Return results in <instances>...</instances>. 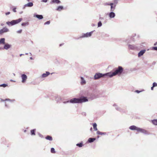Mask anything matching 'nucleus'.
<instances>
[{
  "label": "nucleus",
  "instance_id": "nucleus-62",
  "mask_svg": "<svg viewBox=\"0 0 157 157\" xmlns=\"http://www.w3.org/2000/svg\"><path fill=\"white\" fill-rule=\"evenodd\" d=\"M1 25H2V26L3 25V24H1Z\"/></svg>",
  "mask_w": 157,
  "mask_h": 157
},
{
  "label": "nucleus",
  "instance_id": "nucleus-54",
  "mask_svg": "<svg viewBox=\"0 0 157 157\" xmlns=\"http://www.w3.org/2000/svg\"><path fill=\"white\" fill-rule=\"evenodd\" d=\"M10 81H11V82H15L14 81H13V80L12 79H11L10 80Z\"/></svg>",
  "mask_w": 157,
  "mask_h": 157
},
{
  "label": "nucleus",
  "instance_id": "nucleus-53",
  "mask_svg": "<svg viewBox=\"0 0 157 157\" xmlns=\"http://www.w3.org/2000/svg\"><path fill=\"white\" fill-rule=\"evenodd\" d=\"M86 93H87V94L86 95H87V96H88V91H87V92H86V93H85L86 94Z\"/></svg>",
  "mask_w": 157,
  "mask_h": 157
},
{
  "label": "nucleus",
  "instance_id": "nucleus-4",
  "mask_svg": "<svg viewBox=\"0 0 157 157\" xmlns=\"http://www.w3.org/2000/svg\"><path fill=\"white\" fill-rule=\"evenodd\" d=\"M105 76L109 77V75H108V73L104 74H102L100 73H96L94 76V79L95 80H96Z\"/></svg>",
  "mask_w": 157,
  "mask_h": 157
},
{
  "label": "nucleus",
  "instance_id": "nucleus-7",
  "mask_svg": "<svg viewBox=\"0 0 157 157\" xmlns=\"http://www.w3.org/2000/svg\"><path fill=\"white\" fill-rule=\"evenodd\" d=\"M93 32V31H91L89 33H86L84 34H83L82 36L81 37H90L91 36Z\"/></svg>",
  "mask_w": 157,
  "mask_h": 157
},
{
  "label": "nucleus",
  "instance_id": "nucleus-41",
  "mask_svg": "<svg viewBox=\"0 0 157 157\" xmlns=\"http://www.w3.org/2000/svg\"><path fill=\"white\" fill-rule=\"evenodd\" d=\"M9 103H7L6 102H5V106L7 107H9Z\"/></svg>",
  "mask_w": 157,
  "mask_h": 157
},
{
  "label": "nucleus",
  "instance_id": "nucleus-28",
  "mask_svg": "<svg viewBox=\"0 0 157 157\" xmlns=\"http://www.w3.org/2000/svg\"><path fill=\"white\" fill-rule=\"evenodd\" d=\"M152 122L154 124L157 125V120H154L152 121Z\"/></svg>",
  "mask_w": 157,
  "mask_h": 157
},
{
  "label": "nucleus",
  "instance_id": "nucleus-61",
  "mask_svg": "<svg viewBox=\"0 0 157 157\" xmlns=\"http://www.w3.org/2000/svg\"><path fill=\"white\" fill-rule=\"evenodd\" d=\"M28 53H25V55H28Z\"/></svg>",
  "mask_w": 157,
  "mask_h": 157
},
{
  "label": "nucleus",
  "instance_id": "nucleus-48",
  "mask_svg": "<svg viewBox=\"0 0 157 157\" xmlns=\"http://www.w3.org/2000/svg\"><path fill=\"white\" fill-rule=\"evenodd\" d=\"M69 102V101H64L63 102V103L64 104H66V103H68Z\"/></svg>",
  "mask_w": 157,
  "mask_h": 157
},
{
  "label": "nucleus",
  "instance_id": "nucleus-44",
  "mask_svg": "<svg viewBox=\"0 0 157 157\" xmlns=\"http://www.w3.org/2000/svg\"><path fill=\"white\" fill-rule=\"evenodd\" d=\"M82 115L84 116H86V112H83L82 113Z\"/></svg>",
  "mask_w": 157,
  "mask_h": 157
},
{
  "label": "nucleus",
  "instance_id": "nucleus-37",
  "mask_svg": "<svg viewBox=\"0 0 157 157\" xmlns=\"http://www.w3.org/2000/svg\"><path fill=\"white\" fill-rule=\"evenodd\" d=\"M152 50L157 51V47H154L152 48Z\"/></svg>",
  "mask_w": 157,
  "mask_h": 157
},
{
  "label": "nucleus",
  "instance_id": "nucleus-32",
  "mask_svg": "<svg viewBox=\"0 0 157 157\" xmlns=\"http://www.w3.org/2000/svg\"><path fill=\"white\" fill-rule=\"evenodd\" d=\"M61 98L59 97H57L56 98V100L57 101V102H59L61 100Z\"/></svg>",
  "mask_w": 157,
  "mask_h": 157
},
{
  "label": "nucleus",
  "instance_id": "nucleus-22",
  "mask_svg": "<svg viewBox=\"0 0 157 157\" xmlns=\"http://www.w3.org/2000/svg\"><path fill=\"white\" fill-rule=\"evenodd\" d=\"M113 106L114 107H116L115 109L117 110L120 111L121 110V108L118 107L117 105L116 104H114L113 105Z\"/></svg>",
  "mask_w": 157,
  "mask_h": 157
},
{
  "label": "nucleus",
  "instance_id": "nucleus-17",
  "mask_svg": "<svg viewBox=\"0 0 157 157\" xmlns=\"http://www.w3.org/2000/svg\"><path fill=\"white\" fill-rule=\"evenodd\" d=\"M145 51V50H142L140 51L138 54V57H140V56H142L144 54V53Z\"/></svg>",
  "mask_w": 157,
  "mask_h": 157
},
{
  "label": "nucleus",
  "instance_id": "nucleus-55",
  "mask_svg": "<svg viewBox=\"0 0 157 157\" xmlns=\"http://www.w3.org/2000/svg\"><path fill=\"white\" fill-rule=\"evenodd\" d=\"M30 59H33V58L32 57H30Z\"/></svg>",
  "mask_w": 157,
  "mask_h": 157
},
{
  "label": "nucleus",
  "instance_id": "nucleus-25",
  "mask_svg": "<svg viewBox=\"0 0 157 157\" xmlns=\"http://www.w3.org/2000/svg\"><path fill=\"white\" fill-rule=\"evenodd\" d=\"M97 134L100 135H105L106 133V132H102L99 131H97Z\"/></svg>",
  "mask_w": 157,
  "mask_h": 157
},
{
  "label": "nucleus",
  "instance_id": "nucleus-52",
  "mask_svg": "<svg viewBox=\"0 0 157 157\" xmlns=\"http://www.w3.org/2000/svg\"><path fill=\"white\" fill-rule=\"evenodd\" d=\"M154 87H153V86L152 87H151V90H153V88Z\"/></svg>",
  "mask_w": 157,
  "mask_h": 157
},
{
  "label": "nucleus",
  "instance_id": "nucleus-24",
  "mask_svg": "<svg viewBox=\"0 0 157 157\" xmlns=\"http://www.w3.org/2000/svg\"><path fill=\"white\" fill-rule=\"evenodd\" d=\"M45 138L48 140L50 141H52V137L49 136H47Z\"/></svg>",
  "mask_w": 157,
  "mask_h": 157
},
{
  "label": "nucleus",
  "instance_id": "nucleus-49",
  "mask_svg": "<svg viewBox=\"0 0 157 157\" xmlns=\"http://www.w3.org/2000/svg\"><path fill=\"white\" fill-rule=\"evenodd\" d=\"M42 2H47V0H42Z\"/></svg>",
  "mask_w": 157,
  "mask_h": 157
},
{
  "label": "nucleus",
  "instance_id": "nucleus-45",
  "mask_svg": "<svg viewBox=\"0 0 157 157\" xmlns=\"http://www.w3.org/2000/svg\"><path fill=\"white\" fill-rule=\"evenodd\" d=\"M38 135H39V136L40 137H41V138H43V136L42 135H41V134H40V133H38Z\"/></svg>",
  "mask_w": 157,
  "mask_h": 157
},
{
  "label": "nucleus",
  "instance_id": "nucleus-5",
  "mask_svg": "<svg viewBox=\"0 0 157 157\" xmlns=\"http://www.w3.org/2000/svg\"><path fill=\"white\" fill-rule=\"evenodd\" d=\"M21 78L22 79L21 82L23 83H25L27 79V75L24 74H22L21 75Z\"/></svg>",
  "mask_w": 157,
  "mask_h": 157
},
{
  "label": "nucleus",
  "instance_id": "nucleus-58",
  "mask_svg": "<svg viewBox=\"0 0 157 157\" xmlns=\"http://www.w3.org/2000/svg\"><path fill=\"white\" fill-rule=\"evenodd\" d=\"M29 54H30V55H31V56L32 55V54H31V53H29Z\"/></svg>",
  "mask_w": 157,
  "mask_h": 157
},
{
  "label": "nucleus",
  "instance_id": "nucleus-33",
  "mask_svg": "<svg viewBox=\"0 0 157 157\" xmlns=\"http://www.w3.org/2000/svg\"><path fill=\"white\" fill-rule=\"evenodd\" d=\"M76 146L79 147H81L82 146V143H78L76 144Z\"/></svg>",
  "mask_w": 157,
  "mask_h": 157
},
{
  "label": "nucleus",
  "instance_id": "nucleus-14",
  "mask_svg": "<svg viewBox=\"0 0 157 157\" xmlns=\"http://www.w3.org/2000/svg\"><path fill=\"white\" fill-rule=\"evenodd\" d=\"M138 127H136L135 125H132L131 126L129 127V129L132 130H136L137 131L138 128Z\"/></svg>",
  "mask_w": 157,
  "mask_h": 157
},
{
  "label": "nucleus",
  "instance_id": "nucleus-10",
  "mask_svg": "<svg viewBox=\"0 0 157 157\" xmlns=\"http://www.w3.org/2000/svg\"><path fill=\"white\" fill-rule=\"evenodd\" d=\"M128 48L131 50H135L137 49V47L134 45H128Z\"/></svg>",
  "mask_w": 157,
  "mask_h": 157
},
{
  "label": "nucleus",
  "instance_id": "nucleus-59",
  "mask_svg": "<svg viewBox=\"0 0 157 157\" xmlns=\"http://www.w3.org/2000/svg\"><path fill=\"white\" fill-rule=\"evenodd\" d=\"M62 44H60V45H59V46H62Z\"/></svg>",
  "mask_w": 157,
  "mask_h": 157
},
{
  "label": "nucleus",
  "instance_id": "nucleus-3",
  "mask_svg": "<svg viewBox=\"0 0 157 157\" xmlns=\"http://www.w3.org/2000/svg\"><path fill=\"white\" fill-rule=\"evenodd\" d=\"M22 20V18H19L18 19L15 20H13L11 21H7L6 24L9 26H12L13 25H16L20 23Z\"/></svg>",
  "mask_w": 157,
  "mask_h": 157
},
{
  "label": "nucleus",
  "instance_id": "nucleus-6",
  "mask_svg": "<svg viewBox=\"0 0 157 157\" xmlns=\"http://www.w3.org/2000/svg\"><path fill=\"white\" fill-rule=\"evenodd\" d=\"M138 129L137 131L139 132H141L145 134H149L148 132L144 129L140 128H138Z\"/></svg>",
  "mask_w": 157,
  "mask_h": 157
},
{
  "label": "nucleus",
  "instance_id": "nucleus-23",
  "mask_svg": "<svg viewBox=\"0 0 157 157\" xmlns=\"http://www.w3.org/2000/svg\"><path fill=\"white\" fill-rule=\"evenodd\" d=\"M97 125L96 123H94L93 124V127L94 130L97 131Z\"/></svg>",
  "mask_w": 157,
  "mask_h": 157
},
{
  "label": "nucleus",
  "instance_id": "nucleus-26",
  "mask_svg": "<svg viewBox=\"0 0 157 157\" xmlns=\"http://www.w3.org/2000/svg\"><path fill=\"white\" fill-rule=\"evenodd\" d=\"M63 9V7L62 6H59L56 9V10L58 11H60L62 10Z\"/></svg>",
  "mask_w": 157,
  "mask_h": 157
},
{
  "label": "nucleus",
  "instance_id": "nucleus-27",
  "mask_svg": "<svg viewBox=\"0 0 157 157\" xmlns=\"http://www.w3.org/2000/svg\"><path fill=\"white\" fill-rule=\"evenodd\" d=\"M52 2L53 3H59L60 2L59 0H53L52 1Z\"/></svg>",
  "mask_w": 157,
  "mask_h": 157
},
{
  "label": "nucleus",
  "instance_id": "nucleus-31",
  "mask_svg": "<svg viewBox=\"0 0 157 157\" xmlns=\"http://www.w3.org/2000/svg\"><path fill=\"white\" fill-rule=\"evenodd\" d=\"M118 0H114L113 2L112 3L114 5L116 6L118 2Z\"/></svg>",
  "mask_w": 157,
  "mask_h": 157
},
{
  "label": "nucleus",
  "instance_id": "nucleus-35",
  "mask_svg": "<svg viewBox=\"0 0 157 157\" xmlns=\"http://www.w3.org/2000/svg\"><path fill=\"white\" fill-rule=\"evenodd\" d=\"M7 86V85L5 84H3L0 85V86L5 87Z\"/></svg>",
  "mask_w": 157,
  "mask_h": 157
},
{
  "label": "nucleus",
  "instance_id": "nucleus-51",
  "mask_svg": "<svg viewBox=\"0 0 157 157\" xmlns=\"http://www.w3.org/2000/svg\"><path fill=\"white\" fill-rule=\"evenodd\" d=\"M157 44V42H155V43L154 44V45L155 46V45H156Z\"/></svg>",
  "mask_w": 157,
  "mask_h": 157
},
{
  "label": "nucleus",
  "instance_id": "nucleus-38",
  "mask_svg": "<svg viewBox=\"0 0 157 157\" xmlns=\"http://www.w3.org/2000/svg\"><path fill=\"white\" fill-rule=\"evenodd\" d=\"M111 3H109V2H106L104 4V5L105 6H107V5H110V4H111Z\"/></svg>",
  "mask_w": 157,
  "mask_h": 157
},
{
  "label": "nucleus",
  "instance_id": "nucleus-30",
  "mask_svg": "<svg viewBox=\"0 0 157 157\" xmlns=\"http://www.w3.org/2000/svg\"><path fill=\"white\" fill-rule=\"evenodd\" d=\"M29 23L27 22H25V23H21V25L22 26H25L26 25H29Z\"/></svg>",
  "mask_w": 157,
  "mask_h": 157
},
{
  "label": "nucleus",
  "instance_id": "nucleus-29",
  "mask_svg": "<svg viewBox=\"0 0 157 157\" xmlns=\"http://www.w3.org/2000/svg\"><path fill=\"white\" fill-rule=\"evenodd\" d=\"M35 130H36V129H33L31 131V135H35Z\"/></svg>",
  "mask_w": 157,
  "mask_h": 157
},
{
  "label": "nucleus",
  "instance_id": "nucleus-36",
  "mask_svg": "<svg viewBox=\"0 0 157 157\" xmlns=\"http://www.w3.org/2000/svg\"><path fill=\"white\" fill-rule=\"evenodd\" d=\"M102 25V23L101 21H99L98 23V27H100Z\"/></svg>",
  "mask_w": 157,
  "mask_h": 157
},
{
  "label": "nucleus",
  "instance_id": "nucleus-2",
  "mask_svg": "<svg viewBox=\"0 0 157 157\" xmlns=\"http://www.w3.org/2000/svg\"><path fill=\"white\" fill-rule=\"evenodd\" d=\"M123 71V67L121 66H118L117 68H116L115 71L113 72H109L108 73V75H109V77L111 78L113 76L116 75L117 74L121 75Z\"/></svg>",
  "mask_w": 157,
  "mask_h": 157
},
{
  "label": "nucleus",
  "instance_id": "nucleus-40",
  "mask_svg": "<svg viewBox=\"0 0 157 157\" xmlns=\"http://www.w3.org/2000/svg\"><path fill=\"white\" fill-rule=\"evenodd\" d=\"M50 23V21H47V22H45L44 23V25H49V24Z\"/></svg>",
  "mask_w": 157,
  "mask_h": 157
},
{
  "label": "nucleus",
  "instance_id": "nucleus-1",
  "mask_svg": "<svg viewBox=\"0 0 157 157\" xmlns=\"http://www.w3.org/2000/svg\"><path fill=\"white\" fill-rule=\"evenodd\" d=\"M88 100L86 97H83L80 98H74L69 101V102L71 103H81L87 101Z\"/></svg>",
  "mask_w": 157,
  "mask_h": 157
},
{
  "label": "nucleus",
  "instance_id": "nucleus-15",
  "mask_svg": "<svg viewBox=\"0 0 157 157\" xmlns=\"http://www.w3.org/2000/svg\"><path fill=\"white\" fill-rule=\"evenodd\" d=\"M110 6H111L110 11H114L115 9V7H116V6L115 5H114L113 4V3H111V4H110Z\"/></svg>",
  "mask_w": 157,
  "mask_h": 157
},
{
  "label": "nucleus",
  "instance_id": "nucleus-13",
  "mask_svg": "<svg viewBox=\"0 0 157 157\" xmlns=\"http://www.w3.org/2000/svg\"><path fill=\"white\" fill-rule=\"evenodd\" d=\"M11 45L9 44H5L3 48L7 50L11 48Z\"/></svg>",
  "mask_w": 157,
  "mask_h": 157
},
{
  "label": "nucleus",
  "instance_id": "nucleus-50",
  "mask_svg": "<svg viewBox=\"0 0 157 157\" xmlns=\"http://www.w3.org/2000/svg\"><path fill=\"white\" fill-rule=\"evenodd\" d=\"M99 19L100 20H102L103 19V18H102V17H100V18H99Z\"/></svg>",
  "mask_w": 157,
  "mask_h": 157
},
{
  "label": "nucleus",
  "instance_id": "nucleus-46",
  "mask_svg": "<svg viewBox=\"0 0 157 157\" xmlns=\"http://www.w3.org/2000/svg\"><path fill=\"white\" fill-rule=\"evenodd\" d=\"M13 11L14 12H16V8H14L13 9Z\"/></svg>",
  "mask_w": 157,
  "mask_h": 157
},
{
  "label": "nucleus",
  "instance_id": "nucleus-21",
  "mask_svg": "<svg viewBox=\"0 0 157 157\" xmlns=\"http://www.w3.org/2000/svg\"><path fill=\"white\" fill-rule=\"evenodd\" d=\"M96 139L95 138H90L88 139V141L89 143H92Z\"/></svg>",
  "mask_w": 157,
  "mask_h": 157
},
{
  "label": "nucleus",
  "instance_id": "nucleus-47",
  "mask_svg": "<svg viewBox=\"0 0 157 157\" xmlns=\"http://www.w3.org/2000/svg\"><path fill=\"white\" fill-rule=\"evenodd\" d=\"M10 13V12H9L6 13L5 14H6V15H7L9 14Z\"/></svg>",
  "mask_w": 157,
  "mask_h": 157
},
{
  "label": "nucleus",
  "instance_id": "nucleus-16",
  "mask_svg": "<svg viewBox=\"0 0 157 157\" xmlns=\"http://www.w3.org/2000/svg\"><path fill=\"white\" fill-rule=\"evenodd\" d=\"M50 74L49 72L48 71H46L45 73L43 74L41 77V78H45L48 76V75H49Z\"/></svg>",
  "mask_w": 157,
  "mask_h": 157
},
{
  "label": "nucleus",
  "instance_id": "nucleus-9",
  "mask_svg": "<svg viewBox=\"0 0 157 157\" xmlns=\"http://www.w3.org/2000/svg\"><path fill=\"white\" fill-rule=\"evenodd\" d=\"M9 31V29L6 27L3 28L0 30V34H2L4 33L7 32Z\"/></svg>",
  "mask_w": 157,
  "mask_h": 157
},
{
  "label": "nucleus",
  "instance_id": "nucleus-42",
  "mask_svg": "<svg viewBox=\"0 0 157 157\" xmlns=\"http://www.w3.org/2000/svg\"><path fill=\"white\" fill-rule=\"evenodd\" d=\"M22 31V30L21 29H20V30H19L18 31H17V33H21Z\"/></svg>",
  "mask_w": 157,
  "mask_h": 157
},
{
  "label": "nucleus",
  "instance_id": "nucleus-39",
  "mask_svg": "<svg viewBox=\"0 0 157 157\" xmlns=\"http://www.w3.org/2000/svg\"><path fill=\"white\" fill-rule=\"evenodd\" d=\"M157 86V83L156 82H153V87H155Z\"/></svg>",
  "mask_w": 157,
  "mask_h": 157
},
{
  "label": "nucleus",
  "instance_id": "nucleus-11",
  "mask_svg": "<svg viewBox=\"0 0 157 157\" xmlns=\"http://www.w3.org/2000/svg\"><path fill=\"white\" fill-rule=\"evenodd\" d=\"M33 17H36L39 20L42 19L43 18V16L42 15L36 14L35 13L34 14Z\"/></svg>",
  "mask_w": 157,
  "mask_h": 157
},
{
  "label": "nucleus",
  "instance_id": "nucleus-18",
  "mask_svg": "<svg viewBox=\"0 0 157 157\" xmlns=\"http://www.w3.org/2000/svg\"><path fill=\"white\" fill-rule=\"evenodd\" d=\"M33 6V3L32 2H29L24 5L25 7H31Z\"/></svg>",
  "mask_w": 157,
  "mask_h": 157
},
{
  "label": "nucleus",
  "instance_id": "nucleus-20",
  "mask_svg": "<svg viewBox=\"0 0 157 157\" xmlns=\"http://www.w3.org/2000/svg\"><path fill=\"white\" fill-rule=\"evenodd\" d=\"M5 39L2 38L0 39V44H5Z\"/></svg>",
  "mask_w": 157,
  "mask_h": 157
},
{
  "label": "nucleus",
  "instance_id": "nucleus-12",
  "mask_svg": "<svg viewBox=\"0 0 157 157\" xmlns=\"http://www.w3.org/2000/svg\"><path fill=\"white\" fill-rule=\"evenodd\" d=\"M1 101H7L9 102H13L15 101L14 99H12L11 100L10 99L7 98L5 99V100H3L2 99H1Z\"/></svg>",
  "mask_w": 157,
  "mask_h": 157
},
{
  "label": "nucleus",
  "instance_id": "nucleus-34",
  "mask_svg": "<svg viewBox=\"0 0 157 157\" xmlns=\"http://www.w3.org/2000/svg\"><path fill=\"white\" fill-rule=\"evenodd\" d=\"M51 153H55V149L54 148H51Z\"/></svg>",
  "mask_w": 157,
  "mask_h": 157
},
{
  "label": "nucleus",
  "instance_id": "nucleus-43",
  "mask_svg": "<svg viewBox=\"0 0 157 157\" xmlns=\"http://www.w3.org/2000/svg\"><path fill=\"white\" fill-rule=\"evenodd\" d=\"M142 91H139L138 90H136L135 91V92L138 94V93H140V92H141Z\"/></svg>",
  "mask_w": 157,
  "mask_h": 157
},
{
  "label": "nucleus",
  "instance_id": "nucleus-60",
  "mask_svg": "<svg viewBox=\"0 0 157 157\" xmlns=\"http://www.w3.org/2000/svg\"><path fill=\"white\" fill-rule=\"evenodd\" d=\"M30 1V0H27V1H28V2H29Z\"/></svg>",
  "mask_w": 157,
  "mask_h": 157
},
{
  "label": "nucleus",
  "instance_id": "nucleus-19",
  "mask_svg": "<svg viewBox=\"0 0 157 157\" xmlns=\"http://www.w3.org/2000/svg\"><path fill=\"white\" fill-rule=\"evenodd\" d=\"M115 13L114 12H113V11H111L109 14V16L110 18H114L115 17Z\"/></svg>",
  "mask_w": 157,
  "mask_h": 157
},
{
  "label": "nucleus",
  "instance_id": "nucleus-8",
  "mask_svg": "<svg viewBox=\"0 0 157 157\" xmlns=\"http://www.w3.org/2000/svg\"><path fill=\"white\" fill-rule=\"evenodd\" d=\"M81 81L80 84L81 85H84L86 84V81L85 79L82 77H80Z\"/></svg>",
  "mask_w": 157,
  "mask_h": 157
},
{
  "label": "nucleus",
  "instance_id": "nucleus-57",
  "mask_svg": "<svg viewBox=\"0 0 157 157\" xmlns=\"http://www.w3.org/2000/svg\"><path fill=\"white\" fill-rule=\"evenodd\" d=\"M92 128H90V130L91 131V130H92Z\"/></svg>",
  "mask_w": 157,
  "mask_h": 157
},
{
  "label": "nucleus",
  "instance_id": "nucleus-56",
  "mask_svg": "<svg viewBox=\"0 0 157 157\" xmlns=\"http://www.w3.org/2000/svg\"><path fill=\"white\" fill-rule=\"evenodd\" d=\"M23 55V54H20V56H22V55Z\"/></svg>",
  "mask_w": 157,
  "mask_h": 157
}]
</instances>
